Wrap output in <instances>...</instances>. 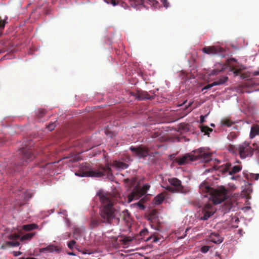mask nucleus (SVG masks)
Masks as SVG:
<instances>
[{"label":"nucleus","instance_id":"f257e3e1","mask_svg":"<svg viewBox=\"0 0 259 259\" xmlns=\"http://www.w3.org/2000/svg\"><path fill=\"white\" fill-rule=\"evenodd\" d=\"M199 191L204 197H209V201L205 203L203 206V215L201 217L202 220H207L215 212L213 204H220L226 199L227 191L223 186L217 189L212 188L206 182L200 185Z\"/></svg>","mask_w":259,"mask_h":259},{"label":"nucleus","instance_id":"f03ea898","mask_svg":"<svg viewBox=\"0 0 259 259\" xmlns=\"http://www.w3.org/2000/svg\"><path fill=\"white\" fill-rule=\"evenodd\" d=\"M98 196L102 204L99 214L102 222L111 224L113 220H116L118 223L119 219L116 217V210L113 206L112 195L100 191L98 193Z\"/></svg>","mask_w":259,"mask_h":259},{"label":"nucleus","instance_id":"7ed1b4c3","mask_svg":"<svg viewBox=\"0 0 259 259\" xmlns=\"http://www.w3.org/2000/svg\"><path fill=\"white\" fill-rule=\"evenodd\" d=\"M211 154L204 148L193 151V153L187 154L178 159L179 165H184L190 162L200 160L204 162L212 161Z\"/></svg>","mask_w":259,"mask_h":259},{"label":"nucleus","instance_id":"20e7f679","mask_svg":"<svg viewBox=\"0 0 259 259\" xmlns=\"http://www.w3.org/2000/svg\"><path fill=\"white\" fill-rule=\"evenodd\" d=\"M111 169L109 166H101L98 169H92L90 167V164L85 163L82 166L81 170L75 172V175L79 177H93L100 178L102 176H109L111 175Z\"/></svg>","mask_w":259,"mask_h":259},{"label":"nucleus","instance_id":"39448f33","mask_svg":"<svg viewBox=\"0 0 259 259\" xmlns=\"http://www.w3.org/2000/svg\"><path fill=\"white\" fill-rule=\"evenodd\" d=\"M168 182L171 186H167L166 190L169 192L187 194L190 191L189 189L183 187L182 185L181 181L176 178L168 179Z\"/></svg>","mask_w":259,"mask_h":259},{"label":"nucleus","instance_id":"423d86ee","mask_svg":"<svg viewBox=\"0 0 259 259\" xmlns=\"http://www.w3.org/2000/svg\"><path fill=\"white\" fill-rule=\"evenodd\" d=\"M254 148H252L250 143L247 142H244L237 146L238 153L241 159H244L248 157H251L253 155L254 149L258 150V147L255 143L253 144Z\"/></svg>","mask_w":259,"mask_h":259},{"label":"nucleus","instance_id":"0eeeda50","mask_svg":"<svg viewBox=\"0 0 259 259\" xmlns=\"http://www.w3.org/2000/svg\"><path fill=\"white\" fill-rule=\"evenodd\" d=\"M19 154L21 160V166L26 164L27 162L31 161L34 158L32 149L30 148L22 147L20 149Z\"/></svg>","mask_w":259,"mask_h":259},{"label":"nucleus","instance_id":"6e6552de","mask_svg":"<svg viewBox=\"0 0 259 259\" xmlns=\"http://www.w3.org/2000/svg\"><path fill=\"white\" fill-rule=\"evenodd\" d=\"M150 188L148 185H144L143 189H134L133 192L128 196V202H131L134 199H138L145 195L147 190Z\"/></svg>","mask_w":259,"mask_h":259},{"label":"nucleus","instance_id":"1a4fd4ad","mask_svg":"<svg viewBox=\"0 0 259 259\" xmlns=\"http://www.w3.org/2000/svg\"><path fill=\"white\" fill-rule=\"evenodd\" d=\"M130 149L134 155L140 158L145 157L149 155L148 149L143 146L137 147L132 146L130 148Z\"/></svg>","mask_w":259,"mask_h":259},{"label":"nucleus","instance_id":"9d476101","mask_svg":"<svg viewBox=\"0 0 259 259\" xmlns=\"http://www.w3.org/2000/svg\"><path fill=\"white\" fill-rule=\"evenodd\" d=\"M204 53L208 55H216L223 52V49L219 46H212L204 47L202 50Z\"/></svg>","mask_w":259,"mask_h":259},{"label":"nucleus","instance_id":"9b49d317","mask_svg":"<svg viewBox=\"0 0 259 259\" xmlns=\"http://www.w3.org/2000/svg\"><path fill=\"white\" fill-rule=\"evenodd\" d=\"M228 77L227 76H224L222 78H220L219 80L214 81L212 83L209 84L205 87H204L202 89V91H203L205 90H208L209 89H210L211 88L218 85H220L224 83L227 80H228Z\"/></svg>","mask_w":259,"mask_h":259},{"label":"nucleus","instance_id":"f8f14e48","mask_svg":"<svg viewBox=\"0 0 259 259\" xmlns=\"http://www.w3.org/2000/svg\"><path fill=\"white\" fill-rule=\"evenodd\" d=\"M148 234V231L147 229H145L142 230L140 232V235L141 237V239H144L146 241H148L150 240L151 239H153L152 242H156L158 241L159 238L156 236H149L146 239H145V237L147 236Z\"/></svg>","mask_w":259,"mask_h":259},{"label":"nucleus","instance_id":"ddd939ff","mask_svg":"<svg viewBox=\"0 0 259 259\" xmlns=\"http://www.w3.org/2000/svg\"><path fill=\"white\" fill-rule=\"evenodd\" d=\"M209 240L215 243L220 244L223 241V238H222L218 234L215 233H212L209 236Z\"/></svg>","mask_w":259,"mask_h":259},{"label":"nucleus","instance_id":"4468645a","mask_svg":"<svg viewBox=\"0 0 259 259\" xmlns=\"http://www.w3.org/2000/svg\"><path fill=\"white\" fill-rule=\"evenodd\" d=\"M103 223L102 221V218L98 217H92L90 220V227L91 229H93L98 227L100 224Z\"/></svg>","mask_w":259,"mask_h":259},{"label":"nucleus","instance_id":"2eb2a0df","mask_svg":"<svg viewBox=\"0 0 259 259\" xmlns=\"http://www.w3.org/2000/svg\"><path fill=\"white\" fill-rule=\"evenodd\" d=\"M225 64H219L216 66V68L212 70L209 73V75H215L218 74L220 72L224 71L226 68Z\"/></svg>","mask_w":259,"mask_h":259},{"label":"nucleus","instance_id":"dca6fc26","mask_svg":"<svg viewBox=\"0 0 259 259\" xmlns=\"http://www.w3.org/2000/svg\"><path fill=\"white\" fill-rule=\"evenodd\" d=\"M137 98L140 100H143L145 99L152 100L153 97L152 96H150L146 92H139L137 93Z\"/></svg>","mask_w":259,"mask_h":259},{"label":"nucleus","instance_id":"f3484780","mask_svg":"<svg viewBox=\"0 0 259 259\" xmlns=\"http://www.w3.org/2000/svg\"><path fill=\"white\" fill-rule=\"evenodd\" d=\"M19 244L20 243L18 241H6L5 243L2 245L1 248L3 249H6L9 247L18 246Z\"/></svg>","mask_w":259,"mask_h":259},{"label":"nucleus","instance_id":"a211bd4d","mask_svg":"<svg viewBox=\"0 0 259 259\" xmlns=\"http://www.w3.org/2000/svg\"><path fill=\"white\" fill-rule=\"evenodd\" d=\"M59 249L53 245H50L45 248L40 249V252H43L45 251H48L49 252H52L53 251H58Z\"/></svg>","mask_w":259,"mask_h":259},{"label":"nucleus","instance_id":"6ab92c4d","mask_svg":"<svg viewBox=\"0 0 259 259\" xmlns=\"http://www.w3.org/2000/svg\"><path fill=\"white\" fill-rule=\"evenodd\" d=\"M259 135V126L257 125L252 126L250 133V138L253 139L256 135Z\"/></svg>","mask_w":259,"mask_h":259},{"label":"nucleus","instance_id":"aec40b11","mask_svg":"<svg viewBox=\"0 0 259 259\" xmlns=\"http://www.w3.org/2000/svg\"><path fill=\"white\" fill-rule=\"evenodd\" d=\"M113 165L121 169H125L128 167V164L120 161H114L113 162Z\"/></svg>","mask_w":259,"mask_h":259},{"label":"nucleus","instance_id":"412c9836","mask_svg":"<svg viewBox=\"0 0 259 259\" xmlns=\"http://www.w3.org/2000/svg\"><path fill=\"white\" fill-rule=\"evenodd\" d=\"M165 197L163 194H160L155 197L154 199V204L155 205L160 204L164 200Z\"/></svg>","mask_w":259,"mask_h":259},{"label":"nucleus","instance_id":"4be33fe9","mask_svg":"<svg viewBox=\"0 0 259 259\" xmlns=\"http://www.w3.org/2000/svg\"><path fill=\"white\" fill-rule=\"evenodd\" d=\"M37 228L38 226L35 224H29L22 226L23 229L25 231H31Z\"/></svg>","mask_w":259,"mask_h":259},{"label":"nucleus","instance_id":"5701e85b","mask_svg":"<svg viewBox=\"0 0 259 259\" xmlns=\"http://www.w3.org/2000/svg\"><path fill=\"white\" fill-rule=\"evenodd\" d=\"M230 166L231 164L227 163L226 164L220 166L219 168V170L220 171H223L224 173H225L227 171L229 172V171L230 170Z\"/></svg>","mask_w":259,"mask_h":259},{"label":"nucleus","instance_id":"b1692460","mask_svg":"<svg viewBox=\"0 0 259 259\" xmlns=\"http://www.w3.org/2000/svg\"><path fill=\"white\" fill-rule=\"evenodd\" d=\"M242 169L241 165H235L232 169L229 171V174L231 175H234L239 172Z\"/></svg>","mask_w":259,"mask_h":259},{"label":"nucleus","instance_id":"393cba45","mask_svg":"<svg viewBox=\"0 0 259 259\" xmlns=\"http://www.w3.org/2000/svg\"><path fill=\"white\" fill-rule=\"evenodd\" d=\"M200 127L201 131L203 133H204L205 135H209V132H211L212 131V128L206 125H201Z\"/></svg>","mask_w":259,"mask_h":259},{"label":"nucleus","instance_id":"a878e982","mask_svg":"<svg viewBox=\"0 0 259 259\" xmlns=\"http://www.w3.org/2000/svg\"><path fill=\"white\" fill-rule=\"evenodd\" d=\"M47 113V111L43 109H39L36 112V116L38 118H41L44 117Z\"/></svg>","mask_w":259,"mask_h":259},{"label":"nucleus","instance_id":"bb28decb","mask_svg":"<svg viewBox=\"0 0 259 259\" xmlns=\"http://www.w3.org/2000/svg\"><path fill=\"white\" fill-rule=\"evenodd\" d=\"M34 233H26L21 238V240L23 241L24 240H30L34 236Z\"/></svg>","mask_w":259,"mask_h":259},{"label":"nucleus","instance_id":"cd10ccee","mask_svg":"<svg viewBox=\"0 0 259 259\" xmlns=\"http://www.w3.org/2000/svg\"><path fill=\"white\" fill-rule=\"evenodd\" d=\"M222 123L224 125H226L228 127L231 126L233 124V122L232 121L229 119L225 118L222 120L221 121Z\"/></svg>","mask_w":259,"mask_h":259},{"label":"nucleus","instance_id":"c85d7f7f","mask_svg":"<svg viewBox=\"0 0 259 259\" xmlns=\"http://www.w3.org/2000/svg\"><path fill=\"white\" fill-rule=\"evenodd\" d=\"M228 150L229 151L234 154L238 152L237 147H236L233 145H229L228 147Z\"/></svg>","mask_w":259,"mask_h":259},{"label":"nucleus","instance_id":"c756f323","mask_svg":"<svg viewBox=\"0 0 259 259\" xmlns=\"http://www.w3.org/2000/svg\"><path fill=\"white\" fill-rule=\"evenodd\" d=\"M122 215L125 221H128V219H130V213L128 212L127 210H125L122 211Z\"/></svg>","mask_w":259,"mask_h":259},{"label":"nucleus","instance_id":"7c9ffc66","mask_svg":"<svg viewBox=\"0 0 259 259\" xmlns=\"http://www.w3.org/2000/svg\"><path fill=\"white\" fill-rule=\"evenodd\" d=\"M237 137V135L235 132H231L227 136V138L230 141H232Z\"/></svg>","mask_w":259,"mask_h":259},{"label":"nucleus","instance_id":"2f4dec72","mask_svg":"<svg viewBox=\"0 0 259 259\" xmlns=\"http://www.w3.org/2000/svg\"><path fill=\"white\" fill-rule=\"evenodd\" d=\"M81 233V230L79 228H76L74 229L73 235L74 236H79Z\"/></svg>","mask_w":259,"mask_h":259},{"label":"nucleus","instance_id":"473e14b6","mask_svg":"<svg viewBox=\"0 0 259 259\" xmlns=\"http://www.w3.org/2000/svg\"><path fill=\"white\" fill-rule=\"evenodd\" d=\"M56 126V123L55 122H52V123H50L48 125V129L50 131H53L55 127Z\"/></svg>","mask_w":259,"mask_h":259},{"label":"nucleus","instance_id":"72a5a7b5","mask_svg":"<svg viewBox=\"0 0 259 259\" xmlns=\"http://www.w3.org/2000/svg\"><path fill=\"white\" fill-rule=\"evenodd\" d=\"M5 42H0V53L4 52L6 50V46H4Z\"/></svg>","mask_w":259,"mask_h":259},{"label":"nucleus","instance_id":"f704fd0d","mask_svg":"<svg viewBox=\"0 0 259 259\" xmlns=\"http://www.w3.org/2000/svg\"><path fill=\"white\" fill-rule=\"evenodd\" d=\"M105 1L107 3L111 4L113 6H116L118 3V0H105Z\"/></svg>","mask_w":259,"mask_h":259},{"label":"nucleus","instance_id":"c9c22d12","mask_svg":"<svg viewBox=\"0 0 259 259\" xmlns=\"http://www.w3.org/2000/svg\"><path fill=\"white\" fill-rule=\"evenodd\" d=\"M20 236L18 234H12V235H11L9 236V238L10 239H12V240H16V239H18V238H19Z\"/></svg>","mask_w":259,"mask_h":259},{"label":"nucleus","instance_id":"e433bc0d","mask_svg":"<svg viewBox=\"0 0 259 259\" xmlns=\"http://www.w3.org/2000/svg\"><path fill=\"white\" fill-rule=\"evenodd\" d=\"M76 241L74 240H71L68 243V247L70 249L73 248L74 245L75 244Z\"/></svg>","mask_w":259,"mask_h":259},{"label":"nucleus","instance_id":"4c0bfd02","mask_svg":"<svg viewBox=\"0 0 259 259\" xmlns=\"http://www.w3.org/2000/svg\"><path fill=\"white\" fill-rule=\"evenodd\" d=\"M210 247L208 246H204L202 247L201 251L203 253H206L209 249Z\"/></svg>","mask_w":259,"mask_h":259},{"label":"nucleus","instance_id":"58836bf2","mask_svg":"<svg viewBox=\"0 0 259 259\" xmlns=\"http://www.w3.org/2000/svg\"><path fill=\"white\" fill-rule=\"evenodd\" d=\"M207 115H205V116H203V115H201L200 117V123H203V122H205V117Z\"/></svg>","mask_w":259,"mask_h":259},{"label":"nucleus","instance_id":"ea45409f","mask_svg":"<svg viewBox=\"0 0 259 259\" xmlns=\"http://www.w3.org/2000/svg\"><path fill=\"white\" fill-rule=\"evenodd\" d=\"M13 168L14 171H19L20 170V166L17 165L15 166Z\"/></svg>","mask_w":259,"mask_h":259},{"label":"nucleus","instance_id":"a19ab883","mask_svg":"<svg viewBox=\"0 0 259 259\" xmlns=\"http://www.w3.org/2000/svg\"><path fill=\"white\" fill-rule=\"evenodd\" d=\"M138 205L139 206V207L142 209H144L145 206L144 205L141 204L140 202L138 203Z\"/></svg>","mask_w":259,"mask_h":259},{"label":"nucleus","instance_id":"79ce46f5","mask_svg":"<svg viewBox=\"0 0 259 259\" xmlns=\"http://www.w3.org/2000/svg\"><path fill=\"white\" fill-rule=\"evenodd\" d=\"M253 76L259 75V71H254L252 72Z\"/></svg>","mask_w":259,"mask_h":259},{"label":"nucleus","instance_id":"37998d69","mask_svg":"<svg viewBox=\"0 0 259 259\" xmlns=\"http://www.w3.org/2000/svg\"><path fill=\"white\" fill-rule=\"evenodd\" d=\"M122 241H123L124 244H126L127 243L130 241V240L127 239H123Z\"/></svg>","mask_w":259,"mask_h":259},{"label":"nucleus","instance_id":"c03bdc74","mask_svg":"<svg viewBox=\"0 0 259 259\" xmlns=\"http://www.w3.org/2000/svg\"><path fill=\"white\" fill-rule=\"evenodd\" d=\"M254 177V180H257L259 178V174H255L253 175Z\"/></svg>","mask_w":259,"mask_h":259},{"label":"nucleus","instance_id":"a18cd8bd","mask_svg":"<svg viewBox=\"0 0 259 259\" xmlns=\"http://www.w3.org/2000/svg\"><path fill=\"white\" fill-rule=\"evenodd\" d=\"M22 259H36V258L35 257H27V258L23 257Z\"/></svg>","mask_w":259,"mask_h":259},{"label":"nucleus","instance_id":"49530a36","mask_svg":"<svg viewBox=\"0 0 259 259\" xmlns=\"http://www.w3.org/2000/svg\"><path fill=\"white\" fill-rule=\"evenodd\" d=\"M14 255H15V256H17L18 255H19V254H18V252H15Z\"/></svg>","mask_w":259,"mask_h":259},{"label":"nucleus","instance_id":"de8ad7c7","mask_svg":"<svg viewBox=\"0 0 259 259\" xmlns=\"http://www.w3.org/2000/svg\"><path fill=\"white\" fill-rule=\"evenodd\" d=\"M211 126H214V124L212 123V124H211Z\"/></svg>","mask_w":259,"mask_h":259},{"label":"nucleus","instance_id":"09e8293b","mask_svg":"<svg viewBox=\"0 0 259 259\" xmlns=\"http://www.w3.org/2000/svg\"><path fill=\"white\" fill-rule=\"evenodd\" d=\"M22 253L21 252H18V254H21Z\"/></svg>","mask_w":259,"mask_h":259}]
</instances>
